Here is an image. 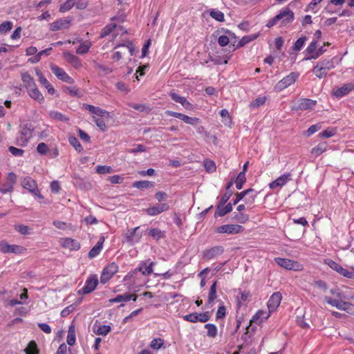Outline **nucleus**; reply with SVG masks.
<instances>
[{"label": "nucleus", "mask_w": 354, "mask_h": 354, "mask_svg": "<svg viewBox=\"0 0 354 354\" xmlns=\"http://www.w3.org/2000/svg\"><path fill=\"white\" fill-rule=\"evenodd\" d=\"M75 4V1L74 0H67L64 3L61 5L59 7V11L61 12H66L73 8Z\"/></svg>", "instance_id": "44"}, {"label": "nucleus", "mask_w": 354, "mask_h": 354, "mask_svg": "<svg viewBox=\"0 0 354 354\" xmlns=\"http://www.w3.org/2000/svg\"><path fill=\"white\" fill-rule=\"evenodd\" d=\"M113 171L111 167L106 165H98L96 167V172L99 174H110Z\"/></svg>", "instance_id": "53"}, {"label": "nucleus", "mask_w": 354, "mask_h": 354, "mask_svg": "<svg viewBox=\"0 0 354 354\" xmlns=\"http://www.w3.org/2000/svg\"><path fill=\"white\" fill-rule=\"evenodd\" d=\"M118 271V266L115 263H111L106 266L101 274L100 282L105 284Z\"/></svg>", "instance_id": "4"}, {"label": "nucleus", "mask_w": 354, "mask_h": 354, "mask_svg": "<svg viewBox=\"0 0 354 354\" xmlns=\"http://www.w3.org/2000/svg\"><path fill=\"white\" fill-rule=\"evenodd\" d=\"M184 320L192 323L198 322V313H194L183 316Z\"/></svg>", "instance_id": "60"}, {"label": "nucleus", "mask_w": 354, "mask_h": 354, "mask_svg": "<svg viewBox=\"0 0 354 354\" xmlns=\"http://www.w3.org/2000/svg\"><path fill=\"white\" fill-rule=\"evenodd\" d=\"M210 319V316L209 312H204L198 313V322L205 323L209 321Z\"/></svg>", "instance_id": "62"}, {"label": "nucleus", "mask_w": 354, "mask_h": 354, "mask_svg": "<svg viewBox=\"0 0 354 354\" xmlns=\"http://www.w3.org/2000/svg\"><path fill=\"white\" fill-rule=\"evenodd\" d=\"M76 341L75 327L74 324H71L68 327L66 342L69 346H73Z\"/></svg>", "instance_id": "29"}, {"label": "nucleus", "mask_w": 354, "mask_h": 354, "mask_svg": "<svg viewBox=\"0 0 354 354\" xmlns=\"http://www.w3.org/2000/svg\"><path fill=\"white\" fill-rule=\"evenodd\" d=\"M70 20L66 19H58L50 24V29L52 31H57L61 29L68 28L70 26Z\"/></svg>", "instance_id": "21"}, {"label": "nucleus", "mask_w": 354, "mask_h": 354, "mask_svg": "<svg viewBox=\"0 0 354 354\" xmlns=\"http://www.w3.org/2000/svg\"><path fill=\"white\" fill-rule=\"evenodd\" d=\"M26 354H39L37 345L35 341H30L24 350Z\"/></svg>", "instance_id": "36"}, {"label": "nucleus", "mask_w": 354, "mask_h": 354, "mask_svg": "<svg viewBox=\"0 0 354 354\" xmlns=\"http://www.w3.org/2000/svg\"><path fill=\"white\" fill-rule=\"evenodd\" d=\"M250 192H252V189H248L246 190H244L241 192L236 193L235 195V198L233 201V203H232V205H236L241 200L243 199Z\"/></svg>", "instance_id": "47"}, {"label": "nucleus", "mask_w": 354, "mask_h": 354, "mask_svg": "<svg viewBox=\"0 0 354 354\" xmlns=\"http://www.w3.org/2000/svg\"><path fill=\"white\" fill-rule=\"evenodd\" d=\"M317 64H319L321 68L325 69L326 71L333 68L335 67L334 63L332 59H324L319 61Z\"/></svg>", "instance_id": "39"}, {"label": "nucleus", "mask_w": 354, "mask_h": 354, "mask_svg": "<svg viewBox=\"0 0 354 354\" xmlns=\"http://www.w3.org/2000/svg\"><path fill=\"white\" fill-rule=\"evenodd\" d=\"M102 249V245H95L88 252V257L93 259L97 257Z\"/></svg>", "instance_id": "54"}, {"label": "nucleus", "mask_w": 354, "mask_h": 354, "mask_svg": "<svg viewBox=\"0 0 354 354\" xmlns=\"http://www.w3.org/2000/svg\"><path fill=\"white\" fill-rule=\"evenodd\" d=\"M64 59L75 68H80L82 67V62L80 59L69 52H65L63 53Z\"/></svg>", "instance_id": "22"}, {"label": "nucleus", "mask_w": 354, "mask_h": 354, "mask_svg": "<svg viewBox=\"0 0 354 354\" xmlns=\"http://www.w3.org/2000/svg\"><path fill=\"white\" fill-rule=\"evenodd\" d=\"M169 95L173 101L180 104L185 109L192 110L194 109L193 105L185 97L180 96L174 91H171Z\"/></svg>", "instance_id": "13"}, {"label": "nucleus", "mask_w": 354, "mask_h": 354, "mask_svg": "<svg viewBox=\"0 0 354 354\" xmlns=\"http://www.w3.org/2000/svg\"><path fill=\"white\" fill-rule=\"evenodd\" d=\"M111 326L109 325H100L97 329L96 334L105 336L111 331Z\"/></svg>", "instance_id": "51"}, {"label": "nucleus", "mask_w": 354, "mask_h": 354, "mask_svg": "<svg viewBox=\"0 0 354 354\" xmlns=\"http://www.w3.org/2000/svg\"><path fill=\"white\" fill-rule=\"evenodd\" d=\"M330 292L333 295V297H330L328 296H326L324 297V300L326 301L327 304L331 306L330 301H335L336 303L345 302L344 300L346 298L343 292H340L339 290H331Z\"/></svg>", "instance_id": "14"}, {"label": "nucleus", "mask_w": 354, "mask_h": 354, "mask_svg": "<svg viewBox=\"0 0 354 354\" xmlns=\"http://www.w3.org/2000/svg\"><path fill=\"white\" fill-rule=\"evenodd\" d=\"M139 230L140 227H136L131 231L128 232V233L127 234L128 241L138 242L140 241L142 236V233L140 232Z\"/></svg>", "instance_id": "26"}, {"label": "nucleus", "mask_w": 354, "mask_h": 354, "mask_svg": "<svg viewBox=\"0 0 354 354\" xmlns=\"http://www.w3.org/2000/svg\"><path fill=\"white\" fill-rule=\"evenodd\" d=\"M316 101L310 99H300L295 109L299 110H311L315 106Z\"/></svg>", "instance_id": "18"}, {"label": "nucleus", "mask_w": 354, "mask_h": 354, "mask_svg": "<svg viewBox=\"0 0 354 354\" xmlns=\"http://www.w3.org/2000/svg\"><path fill=\"white\" fill-rule=\"evenodd\" d=\"M166 114L169 116L178 118L183 120L186 124H189L191 125H195L199 121V118H192L181 113H178L172 111H167Z\"/></svg>", "instance_id": "8"}, {"label": "nucleus", "mask_w": 354, "mask_h": 354, "mask_svg": "<svg viewBox=\"0 0 354 354\" xmlns=\"http://www.w3.org/2000/svg\"><path fill=\"white\" fill-rule=\"evenodd\" d=\"M148 236L152 237L154 241H159L165 237V232L158 228H151L148 231Z\"/></svg>", "instance_id": "31"}, {"label": "nucleus", "mask_w": 354, "mask_h": 354, "mask_svg": "<svg viewBox=\"0 0 354 354\" xmlns=\"http://www.w3.org/2000/svg\"><path fill=\"white\" fill-rule=\"evenodd\" d=\"M117 28V26L115 24L111 23L108 25H106L101 32V37H104L107 35H109L111 32H112L115 28Z\"/></svg>", "instance_id": "41"}, {"label": "nucleus", "mask_w": 354, "mask_h": 354, "mask_svg": "<svg viewBox=\"0 0 354 354\" xmlns=\"http://www.w3.org/2000/svg\"><path fill=\"white\" fill-rule=\"evenodd\" d=\"M153 186V183L148 180L135 181L132 184V187L139 189L150 188Z\"/></svg>", "instance_id": "32"}, {"label": "nucleus", "mask_w": 354, "mask_h": 354, "mask_svg": "<svg viewBox=\"0 0 354 354\" xmlns=\"http://www.w3.org/2000/svg\"><path fill=\"white\" fill-rule=\"evenodd\" d=\"M169 205L167 203L158 204L153 207H149L146 209V212L150 216H156L169 209Z\"/></svg>", "instance_id": "20"}, {"label": "nucleus", "mask_w": 354, "mask_h": 354, "mask_svg": "<svg viewBox=\"0 0 354 354\" xmlns=\"http://www.w3.org/2000/svg\"><path fill=\"white\" fill-rule=\"evenodd\" d=\"M164 344V340L161 338H155L151 340L150 347L153 349L158 350L162 347Z\"/></svg>", "instance_id": "52"}, {"label": "nucleus", "mask_w": 354, "mask_h": 354, "mask_svg": "<svg viewBox=\"0 0 354 354\" xmlns=\"http://www.w3.org/2000/svg\"><path fill=\"white\" fill-rule=\"evenodd\" d=\"M331 306L337 308L339 310L346 311L350 315H354V304L350 302H339L330 301Z\"/></svg>", "instance_id": "17"}, {"label": "nucleus", "mask_w": 354, "mask_h": 354, "mask_svg": "<svg viewBox=\"0 0 354 354\" xmlns=\"http://www.w3.org/2000/svg\"><path fill=\"white\" fill-rule=\"evenodd\" d=\"M155 265L154 262H150L147 265L146 262L140 263V266L132 272H129L124 277V279L131 278L134 274H137L138 271L141 272L143 275H149L153 272V266Z\"/></svg>", "instance_id": "6"}, {"label": "nucleus", "mask_w": 354, "mask_h": 354, "mask_svg": "<svg viewBox=\"0 0 354 354\" xmlns=\"http://www.w3.org/2000/svg\"><path fill=\"white\" fill-rule=\"evenodd\" d=\"M99 283L97 275L91 274L86 280L84 286L80 290V293L87 295L92 292Z\"/></svg>", "instance_id": "5"}, {"label": "nucleus", "mask_w": 354, "mask_h": 354, "mask_svg": "<svg viewBox=\"0 0 354 354\" xmlns=\"http://www.w3.org/2000/svg\"><path fill=\"white\" fill-rule=\"evenodd\" d=\"M223 251V249L221 246H217L212 248L209 250H207L204 252V258L209 260L215 257H216L218 254L222 253Z\"/></svg>", "instance_id": "28"}, {"label": "nucleus", "mask_w": 354, "mask_h": 354, "mask_svg": "<svg viewBox=\"0 0 354 354\" xmlns=\"http://www.w3.org/2000/svg\"><path fill=\"white\" fill-rule=\"evenodd\" d=\"M21 80L27 91L36 86L33 77L27 72L21 74Z\"/></svg>", "instance_id": "24"}, {"label": "nucleus", "mask_w": 354, "mask_h": 354, "mask_svg": "<svg viewBox=\"0 0 354 354\" xmlns=\"http://www.w3.org/2000/svg\"><path fill=\"white\" fill-rule=\"evenodd\" d=\"M129 297H127V292H125L122 295H118L115 298L110 299L109 300V303H120V302H127L129 301Z\"/></svg>", "instance_id": "43"}, {"label": "nucleus", "mask_w": 354, "mask_h": 354, "mask_svg": "<svg viewBox=\"0 0 354 354\" xmlns=\"http://www.w3.org/2000/svg\"><path fill=\"white\" fill-rule=\"evenodd\" d=\"M209 15L218 21H224V14L220 10L213 9L209 12Z\"/></svg>", "instance_id": "46"}, {"label": "nucleus", "mask_w": 354, "mask_h": 354, "mask_svg": "<svg viewBox=\"0 0 354 354\" xmlns=\"http://www.w3.org/2000/svg\"><path fill=\"white\" fill-rule=\"evenodd\" d=\"M274 262L280 267L283 268L288 270L301 271L304 270L302 264L297 261L290 260L285 258L277 257L274 259Z\"/></svg>", "instance_id": "1"}, {"label": "nucleus", "mask_w": 354, "mask_h": 354, "mask_svg": "<svg viewBox=\"0 0 354 354\" xmlns=\"http://www.w3.org/2000/svg\"><path fill=\"white\" fill-rule=\"evenodd\" d=\"M207 329V336L210 338H215L217 335L218 329L216 325L213 324H206L204 326Z\"/></svg>", "instance_id": "34"}, {"label": "nucleus", "mask_w": 354, "mask_h": 354, "mask_svg": "<svg viewBox=\"0 0 354 354\" xmlns=\"http://www.w3.org/2000/svg\"><path fill=\"white\" fill-rule=\"evenodd\" d=\"M83 107L84 109L88 111L91 113L95 114L98 116L109 118L110 117V114L106 110L102 109L98 106H95L93 105L84 104Z\"/></svg>", "instance_id": "16"}, {"label": "nucleus", "mask_w": 354, "mask_h": 354, "mask_svg": "<svg viewBox=\"0 0 354 354\" xmlns=\"http://www.w3.org/2000/svg\"><path fill=\"white\" fill-rule=\"evenodd\" d=\"M37 151L41 155H46L48 151V147L46 143L41 142L37 145Z\"/></svg>", "instance_id": "61"}, {"label": "nucleus", "mask_w": 354, "mask_h": 354, "mask_svg": "<svg viewBox=\"0 0 354 354\" xmlns=\"http://www.w3.org/2000/svg\"><path fill=\"white\" fill-rule=\"evenodd\" d=\"M328 147V144L326 142H322L318 144L316 147H313L311 150V153L315 157L319 156L323 152H324Z\"/></svg>", "instance_id": "30"}, {"label": "nucleus", "mask_w": 354, "mask_h": 354, "mask_svg": "<svg viewBox=\"0 0 354 354\" xmlns=\"http://www.w3.org/2000/svg\"><path fill=\"white\" fill-rule=\"evenodd\" d=\"M91 46V43H82L77 48L76 53L80 55L85 54L89 50Z\"/></svg>", "instance_id": "49"}, {"label": "nucleus", "mask_w": 354, "mask_h": 354, "mask_svg": "<svg viewBox=\"0 0 354 354\" xmlns=\"http://www.w3.org/2000/svg\"><path fill=\"white\" fill-rule=\"evenodd\" d=\"M298 77L299 74L297 73H290L277 83L274 87L275 90L277 91H281L288 88L295 82Z\"/></svg>", "instance_id": "3"}, {"label": "nucleus", "mask_w": 354, "mask_h": 354, "mask_svg": "<svg viewBox=\"0 0 354 354\" xmlns=\"http://www.w3.org/2000/svg\"><path fill=\"white\" fill-rule=\"evenodd\" d=\"M15 230L20 232L21 234H28L30 231V228L28 226L24 225H15Z\"/></svg>", "instance_id": "64"}, {"label": "nucleus", "mask_w": 354, "mask_h": 354, "mask_svg": "<svg viewBox=\"0 0 354 354\" xmlns=\"http://www.w3.org/2000/svg\"><path fill=\"white\" fill-rule=\"evenodd\" d=\"M246 181L245 174L244 171H241L235 180V185L237 189H241L243 184Z\"/></svg>", "instance_id": "37"}, {"label": "nucleus", "mask_w": 354, "mask_h": 354, "mask_svg": "<svg viewBox=\"0 0 354 354\" xmlns=\"http://www.w3.org/2000/svg\"><path fill=\"white\" fill-rule=\"evenodd\" d=\"M216 286H217V281H214L213 284L211 286L208 297H207V304H212L214 300L216 299L217 295H216Z\"/></svg>", "instance_id": "33"}, {"label": "nucleus", "mask_w": 354, "mask_h": 354, "mask_svg": "<svg viewBox=\"0 0 354 354\" xmlns=\"http://www.w3.org/2000/svg\"><path fill=\"white\" fill-rule=\"evenodd\" d=\"M306 41V37H301L299 38L294 44L293 50L295 51L300 50L302 48V47L304 46Z\"/></svg>", "instance_id": "55"}, {"label": "nucleus", "mask_w": 354, "mask_h": 354, "mask_svg": "<svg viewBox=\"0 0 354 354\" xmlns=\"http://www.w3.org/2000/svg\"><path fill=\"white\" fill-rule=\"evenodd\" d=\"M282 299V295L279 292H274L268 299L267 303L268 308L270 313L274 312L279 307Z\"/></svg>", "instance_id": "9"}, {"label": "nucleus", "mask_w": 354, "mask_h": 354, "mask_svg": "<svg viewBox=\"0 0 354 354\" xmlns=\"http://www.w3.org/2000/svg\"><path fill=\"white\" fill-rule=\"evenodd\" d=\"M32 136V130L30 127L27 125L24 126L20 133L19 136L17 138V143L21 147H24L27 145L28 140Z\"/></svg>", "instance_id": "10"}, {"label": "nucleus", "mask_w": 354, "mask_h": 354, "mask_svg": "<svg viewBox=\"0 0 354 354\" xmlns=\"http://www.w3.org/2000/svg\"><path fill=\"white\" fill-rule=\"evenodd\" d=\"M22 187L32 194L34 196L39 199H43L44 196L40 194L37 188L36 182L30 177H26L21 181Z\"/></svg>", "instance_id": "2"}, {"label": "nucleus", "mask_w": 354, "mask_h": 354, "mask_svg": "<svg viewBox=\"0 0 354 354\" xmlns=\"http://www.w3.org/2000/svg\"><path fill=\"white\" fill-rule=\"evenodd\" d=\"M324 263L328 265L331 269L336 271L337 273L339 274L340 270L342 268V266L334 261L332 259H327L324 260Z\"/></svg>", "instance_id": "42"}, {"label": "nucleus", "mask_w": 354, "mask_h": 354, "mask_svg": "<svg viewBox=\"0 0 354 354\" xmlns=\"http://www.w3.org/2000/svg\"><path fill=\"white\" fill-rule=\"evenodd\" d=\"M29 96L34 100L37 101L39 103L44 102V97L41 93L38 90L37 86L28 91Z\"/></svg>", "instance_id": "27"}, {"label": "nucleus", "mask_w": 354, "mask_h": 354, "mask_svg": "<svg viewBox=\"0 0 354 354\" xmlns=\"http://www.w3.org/2000/svg\"><path fill=\"white\" fill-rule=\"evenodd\" d=\"M354 90V84L351 83L345 84L342 86L337 88L333 92L334 96L337 98H341L347 95L349 92Z\"/></svg>", "instance_id": "19"}, {"label": "nucleus", "mask_w": 354, "mask_h": 354, "mask_svg": "<svg viewBox=\"0 0 354 354\" xmlns=\"http://www.w3.org/2000/svg\"><path fill=\"white\" fill-rule=\"evenodd\" d=\"M51 71L53 74L60 80L65 82L68 84H73V80L71 77H70L64 69L62 68L55 65L51 64L50 66Z\"/></svg>", "instance_id": "7"}, {"label": "nucleus", "mask_w": 354, "mask_h": 354, "mask_svg": "<svg viewBox=\"0 0 354 354\" xmlns=\"http://www.w3.org/2000/svg\"><path fill=\"white\" fill-rule=\"evenodd\" d=\"M327 72L325 69L321 68V66H319L318 64L313 68V73L319 79H322L327 74Z\"/></svg>", "instance_id": "48"}, {"label": "nucleus", "mask_w": 354, "mask_h": 354, "mask_svg": "<svg viewBox=\"0 0 354 354\" xmlns=\"http://www.w3.org/2000/svg\"><path fill=\"white\" fill-rule=\"evenodd\" d=\"M243 227L236 224L223 225L216 228V232L225 233L228 234H236L241 232Z\"/></svg>", "instance_id": "11"}, {"label": "nucleus", "mask_w": 354, "mask_h": 354, "mask_svg": "<svg viewBox=\"0 0 354 354\" xmlns=\"http://www.w3.org/2000/svg\"><path fill=\"white\" fill-rule=\"evenodd\" d=\"M257 196V192L254 191V189H252V192H250L247 195H245L244 198V201L245 204L250 207L251 206L255 201L256 198Z\"/></svg>", "instance_id": "35"}, {"label": "nucleus", "mask_w": 354, "mask_h": 354, "mask_svg": "<svg viewBox=\"0 0 354 354\" xmlns=\"http://www.w3.org/2000/svg\"><path fill=\"white\" fill-rule=\"evenodd\" d=\"M26 248L21 245H0V251L3 253L22 254Z\"/></svg>", "instance_id": "12"}, {"label": "nucleus", "mask_w": 354, "mask_h": 354, "mask_svg": "<svg viewBox=\"0 0 354 354\" xmlns=\"http://www.w3.org/2000/svg\"><path fill=\"white\" fill-rule=\"evenodd\" d=\"M232 210V204L227 203L225 206L224 205L218 204L216 207L215 212V217H221L225 216L226 214L230 212Z\"/></svg>", "instance_id": "25"}, {"label": "nucleus", "mask_w": 354, "mask_h": 354, "mask_svg": "<svg viewBox=\"0 0 354 354\" xmlns=\"http://www.w3.org/2000/svg\"><path fill=\"white\" fill-rule=\"evenodd\" d=\"M12 23L11 21H5L0 24V33H6L11 30Z\"/></svg>", "instance_id": "57"}, {"label": "nucleus", "mask_w": 354, "mask_h": 354, "mask_svg": "<svg viewBox=\"0 0 354 354\" xmlns=\"http://www.w3.org/2000/svg\"><path fill=\"white\" fill-rule=\"evenodd\" d=\"M93 121L102 131H106L107 128L105 122L101 118H95Z\"/></svg>", "instance_id": "63"}, {"label": "nucleus", "mask_w": 354, "mask_h": 354, "mask_svg": "<svg viewBox=\"0 0 354 354\" xmlns=\"http://www.w3.org/2000/svg\"><path fill=\"white\" fill-rule=\"evenodd\" d=\"M321 128H322V125L319 123L311 125L306 130V135L307 136H310L311 135H313L315 132L318 131Z\"/></svg>", "instance_id": "58"}, {"label": "nucleus", "mask_w": 354, "mask_h": 354, "mask_svg": "<svg viewBox=\"0 0 354 354\" xmlns=\"http://www.w3.org/2000/svg\"><path fill=\"white\" fill-rule=\"evenodd\" d=\"M266 102L265 97H258L250 104V108H257L263 105Z\"/></svg>", "instance_id": "56"}, {"label": "nucleus", "mask_w": 354, "mask_h": 354, "mask_svg": "<svg viewBox=\"0 0 354 354\" xmlns=\"http://www.w3.org/2000/svg\"><path fill=\"white\" fill-rule=\"evenodd\" d=\"M277 15H281L282 23L286 25L291 23L294 19V13L289 8L282 10Z\"/></svg>", "instance_id": "23"}, {"label": "nucleus", "mask_w": 354, "mask_h": 354, "mask_svg": "<svg viewBox=\"0 0 354 354\" xmlns=\"http://www.w3.org/2000/svg\"><path fill=\"white\" fill-rule=\"evenodd\" d=\"M69 143L75 148V149L78 151L81 152L83 150V147L80 142H79L78 139L75 136H71L68 138Z\"/></svg>", "instance_id": "40"}, {"label": "nucleus", "mask_w": 354, "mask_h": 354, "mask_svg": "<svg viewBox=\"0 0 354 354\" xmlns=\"http://www.w3.org/2000/svg\"><path fill=\"white\" fill-rule=\"evenodd\" d=\"M204 167L205 170L209 173L215 171L216 169L214 162L210 160H206L204 161Z\"/></svg>", "instance_id": "50"}, {"label": "nucleus", "mask_w": 354, "mask_h": 354, "mask_svg": "<svg viewBox=\"0 0 354 354\" xmlns=\"http://www.w3.org/2000/svg\"><path fill=\"white\" fill-rule=\"evenodd\" d=\"M257 35H254L243 37L241 38V39L239 41L236 47L237 48L242 47V46H245V44H248L249 42L254 40L255 39H257Z\"/></svg>", "instance_id": "45"}, {"label": "nucleus", "mask_w": 354, "mask_h": 354, "mask_svg": "<svg viewBox=\"0 0 354 354\" xmlns=\"http://www.w3.org/2000/svg\"><path fill=\"white\" fill-rule=\"evenodd\" d=\"M290 180V174L287 173L280 176L275 180L269 184V187L274 189L277 187H281L285 185Z\"/></svg>", "instance_id": "15"}, {"label": "nucleus", "mask_w": 354, "mask_h": 354, "mask_svg": "<svg viewBox=\"0 0 354 354\" xmlns=\"http://www.w3.org/2000/svg\"><path fill=\"white\" fill-rule=\"evenodd\" d=\"M235 220L240 223H245L249 219V216L243 213H238L234 216Z\"/></svg>", "instance_id": "59"}, {"label": "nucleus", "mask_w": 354, "mask_h": 354, "mask_svg": "<svg viewBox=\"0 0 354 354\" xmlns=\"http://www.w3.org/2000/svg\"><path fill=\"white\" fill-rule=\"evenodd\" d=\"M50 116L51 118L58 121L67 122L69 120V118L67 116L63 115L60 112L55 111H50Z\"/></svg>", "instance_id": "38"}]
</instances>
